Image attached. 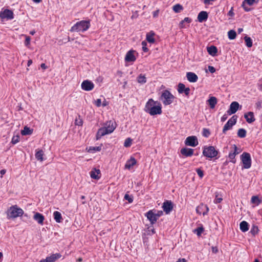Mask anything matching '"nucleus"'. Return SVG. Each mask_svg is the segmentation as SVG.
Wrapping results in <instances>:
<instances>
[{"mask_svg":"<svg viewBox=\"0 0 262 262\" xmlns=\"http://www.w3.org/2000/svg\"><path fill=\"white\" fill-rule=\"evenodd\" d=\"M144 111L151 116L160 115L162 113V105L159 102L151 98L146 103Z\"/></svg>","mask_w":262,"mask_h":262,"instance_id":"f257e3e1","label":"nucleus"},{"mask_svg":"<svg viewBox=\"0 0 262 262\" xmlns=\"http://www.w3.org/2000/svg\"><path fill=\"white\" fill-rule=\"evenodd\" d=\"M91 27L90 20H83L77 22L73 26L70 31L73 32H84L87 31Z\"/></svg>","mask_w":262,"mask_h":262,"instance_id":"f03ea898","label":"nucleus"},{"mask_svg":"<svg viewBox=\"0 0 262 262\" xmlns=\"http://www.w3.org/2000/svg\"><path fill=\"white\" fill-rule=\"evenodd\" d=\"M7 214L8 219H15L22 216L24 214V210L17 205H14L8 209Z\"/></svg>","mask_w":262,"mask_h":262,"instance_id":"7ed1b4c3","label":"nucleus"},{"mask_svg":"<svg viewBox=\"0 0 262 262\" xmlns=\"http://www.w3.org/2000/svg\"><path fill=\"white\" fill-rule=\"evenodd\" d=\"M176 99V97L168 90H165L161 93L159 100L162 101L164 105L171 104Z\"/></svg>","mask_w":262,"mask_h":262,"instance_id":"20e7f679","label":"nucleus"},{"mask_svg":"<svg viewBox=\"0 0 262 262\" xmlns=\"http://www.w3.org/2000/svg\"><path fill=\"white\" fill-rule=\"evenodd\" d=\"M203 155L207 158L210 159L216 157V159L219 158L216 157L219 153L217 150H216L214 146H204L203 147Z\"/></svg>","mask_w":262,"mask_h":262,"instance_id":"39448f33","label":"nucleus"},{"mask_svg":"<svg viewBox=\"0 0 262 262\" xmlns=\"http://www.w3.org/2000/svg\"><path fill=\"white\" fill-rule=\"evenodd\" d=\"M241 159L243 163L242 169H249L251 166V158L249 153L244 152L241 155Z\"/></svg>","mask_w":262,"mask_h":262,"instance_id":"423d86ee","label":"nucleus"},{"mask_svg":"<svg viewBox=\"0 0 262 262\" xmlns=\"http://www.w3.org/2000/svg\"><path fill=\"white\" fill-rule=\"evenodd\" d=\"M237 118V116L234 115L228 120L227 122L223 127L222 130L223 134H226L227 130H230L232 128V126L236 123Z\"/></svg>","mask_w":262,"mask_h":262,"instance_id":"0eeeda50","label":"nucleus"},{"mask_svg":"<svg viewBox=\"0 0 262 262\" xmlns=\"http://www.w3.org/2000/svg\"><path fill=\"white\" fill-rule=\"evenodd\" d=\"M0 18L2 21L5 19L7 20H12L14 18V13L12 10L6 9L0 11Z\"/></svg>","mask_w":262,"mask_h":262,"instance_id":"6e6552de","label":"nucleus"},{"mask_svg":"<svg viewBox=\"0 0 262 262\" xmlns=\"http://www.w3.org/2000/svg\"><path fill=\"white\" fill-rule=\"evenodd\" d=\"M185 144L187 146L195 147L199 144L198 138L194 136H189L186 138Z\"/></svg>","mask_w":262,"mask_h":262,"instance_id":"1a4fd4ad","label":"nucleus"},{"mask_svg":"<svg viewBox=\"0 0 262 262\" xmlns=\"http://www.w3.org/2000/svg\"><path fill=\"white\" fill-rule=\"evenodd\" d=\"M162 207L163 209V211H164L166 214H168L172 210L173 204L171 201L166 200L163 203Z\"/></svg>","mask_w":262,"mask_h":262,"instance_id":"9d476101","label":"nucleus"},{"mask_svg":"<svg viewBox=\"0 0 262 262\" xmlns=\"http://www.w3.org/2000/svg\"><path fill=\"white\" fill-rule=\"evenodd\" d=\"M156 211V210H150L145 214V216L149 221L151 225L155 224L158 220L155 214V212Z\"/></svg>","mask_w":262,"mask_h":262,"instance_id":"9b49d317","label":"nucleus"},{"mask_svg":"<svg viewBox=\"0 0 262 262\" xmlns=\"http://www.w3.org/2000/svg\"><path fill=\"white\" fill-rule=\"evenodd\" d=\"M240 105L236 101H233L230 105L229 108L227 111L228 115L235 114L239 109ZM242 106H241V107Z\"/></svg>","mask_w":262,"mask_h":262,"instance_id":"f8f14e48","label":"nucleus"},{"mask_svg":"<svg viewBox=\"0 0 262 262\" xmlns=\"http://www.w3.org/2000/svg\"><path fill=\"white\" fill-rule=\"evenodd\" d=\"M81 89L86 91H90L94 88V83L89 80H84L81 85Z\"/></svg>","mask_w":262,"mask_h":262,"instance_id":"ddd939ff","label":"nucleus"},{"mask_svg":"<svg viewBox=\"0 0 262 262\" xmlns=\"http://www.w3.org/2000/svg\"><path fill=\"white\" fill-rule=\"evenodd\" d=\"M105 125L104 127L109 132V134H111L116 128L117 124L115 121L110 120L106 122Z\"/></svg>","mask_w":262,"mask_h":262,"instance_id":"4468645a","label":"nucleus"},{"mask_svg":"<svg viewBox=\"0 0 262 262\" xmlns=\"http://www.w3.org/2000/svg\"><path fill=\"white\" fill-rule=\"evenodd\" d=\"M177 90L179 94L184 93L186 96H189L190 91L189 88H186L185 84L182 83H179Z\"/></svg>","mask_w":262,"mask_h":262,"instance_id":"2eb2a0df","label":"nucleus"},{"mask_svg":"<svg viewBox=\"0 0 262 262\" xmlns=\"http://www.w3.org/2000/svg\"><path fill=\"white\" fill-rule=\"evenodd\" d=\"M33 219L37 222V223L39 225H42L44 223V221L45 220V216L42 214L37 212H33Z\"/></svg>","mask_w":262,"mask_h":262,"instance_id":"dca6fc26","label":"nucleus"},{"mask_svg":"<svg viewBox=\"0 0 262 262\" xmlns=\"http://www.w3.org/2000/svg\"><path fill=\"white\" fill-rule=\"evenodd\" d=\"M135 52L134 50H130L127 52L125 57V61L126 62H134L136 60V58L134 55Z\"/></svg>","mask_w":262,"mask_h":262,"instance_id":"f3484780","label":"nucleus"},{"mask_svg":"<svg viewBox=\"0 0 262 262\" xmlns=\"http://www.w3.org/2000/svg\"><path fill=\"white\" fill-rule=\"evenodd\" d=\"M91 177L95 180H99L101 177V171L99 169L93 168L90 172Z\"/></svg>","mask_w":262,"mask_h":262,"instance_id":"a211bd4d","label":"nucleus"},{"mask_svg":"<svg viewBox=\"0 0 262 262\" xmlns=\"http://www.w3.org/2000/svg\"><path fill=\"white\" fill-rule=\"evenodd\" d=\"M180 152L185 157H191L193 155L194 149L187 147H183L181 149Z\"/></svg>","mask_w":262,"mask_h":262,"instance_id":"6ab92c4d","label":"nucleus"},{"mask_svg":"<svg viewBox=\"0 0 262 262\" xmlns=\"http://www.w3.org/2000/svg\"><path fill=\"white\" fill-rule=\"evenodd\" d=\"M110 134L105 127H101L98 129L96 135V140H99L102 136Z\"/></svg>","mask_w":262,"mask_h":262,"instance_id":"aec40b11","label":"nucleus"},{"mask_svg":"<svg viewBox=\"0 0 262 262\" xmlns=\"http://www.w3.org/2000/svg\"><path fill=\"white\" fill-rule=\"evenodd\" d=\"M208 18V13L206 11H201L198 15V20L200 23L206 21Z\"/></svg>","mask_w":262,"mask_h":262,"instance_id":"412c9836","label":"nucleus"},{"mask_svg":"<svg viewBox=\"0 0 262 262\" xmlns=\"http://www.w3.org/2000/svg\"><path fill=\"white\" fill-rule=\"evenodd\" d=\"M187 80L190 82H195L198 80V76L194 73L189 72L186 74Z\"/></svg>","mask_w":262,"mask_h":262,"instance_id":"4be33fe9","label":"nucleus"},{"mask_svg":"<svg viewBox=\"0 0 262 262\" xmlns=\"http://www.w3.org/2000/svg\"><path fill=\"white\" fill-rule=\"evenodd\" d=\"M207 103L211 109H213L217 103V99L214 96H210L207 100Z\"/></svg>","mask_w":262,"mask_h":262,"instance_id":"5701e85b","label":"nucleus"},{"mask_svg":"<svg viewBox=\"0 0 262 262\" xmlns=\"http://www.w3.org/2000/svg\"><path fill=\"white\" fill-rule=\"evenodd\" d=\"M244 117L248 123H251L255 120L254 113L252 112H249L247 113H245L244 114Z\"/></svg>","mask_w":262,"mask_h":262,"instance_id":"b1692460","label":"nucleus"},{"mask_svg":"<svg viewBox=\"0 0 262 262\" xmlns=\"http://www.w3.org/2000/svg\"><path fill=\"white\" fill-rule=\"evenodd\" d=\"M137 163L136 160L133 157L127 160L125 165V168L130 169L133 166L136 165Z\"/></svg>","mask_w":262,"mask_h":262,"instance_id":"393cba45","label":"nucleus"},{"mask_svg":"<svg viewBox=\"0 0 262 262\" xmlns=\"http://www.w3.org/2000/svg\"><path fill=\"white\" fill-rule=\"evenodd\" d=\"M207 50L208 54L211 56L213 57L216 56L217 53V48L216 47L212 45L208 47Z\"/></svg>","mask_w":262,"mask_h":262,"instance_id":"a878e982","label":"nucleus"},{"mask_svg":"<svg viewBox=\"0 0 262 262\" xmlns=\"http://www.w3.org/2000/svg\"><path fill=\"white\" fill-rule=\"evenodd\" d=\"M239 228L242 232H247L249 230V225L248 222L245 221H243L239 224Z\"/></svg>","mask_w":262,"mask_h":262,"instance_id":"bb28decb","label":"nucleus"},{"mask_svg":"<svg viewBox=\"0 0 262 262\" xmlns=\"http://www.w3.org/2000/svg\"><path fill=\"white\" fill-rule=\"evenodd\" d=\"M61 255L60 253L52 254L49 256L47 257L48 262H54L57 259L60 258Z\"/></svg>","mask_w":262,"mask_h":262,"instance_id":"cd10ccee","label":"nucleus"},{"mask_svg":"<svg viewBox=\"0 0 262 262\" xmlns=\"http://www.w3.org/2000/svg\"><path fill=\"white\" fill-rule=\"evenodd\" d=\"M155 35V33L151 31L150 32L147 33L146 36V40L150 43H154L155 42V39L154 38V36Z\"/></svg>","mask_w":262,"mask_h":262,"instance_id":"c85d7f7f","label":"nucleus"},{"mask_svg":"<svg viewBox=\"0 0 262 262\" xmlns=\"http://www.w3.org/2000/svg\"><path fill=\"white\" fill-rule=\"evenodd\" d=\"M44 155V152L42 149H37L36 150V153L35 154V158L40 161H42L43 160V156Z\"/></svg>","mask_w":262,"mask_h":262,"instance_id":"c756f323","label":"nucleus"},{"mask_svg":"<svg viewBox=\"0 0 262 262\" xmlns=\"http://www.w3.org/2000/svg\"><path fill=\"white\" fill-rule=\"evenodd\" d=\"M102 146V144H101V145L99 146H90L89 147H86V150L88 152L94 153L96 151H100L101 150Z\"/></svg>","mask_w":262,"mask_h":262,"instance_id":"7c9ffc66","label":"nucleus"},{"mask_svg":"<svg viewBox=\"0 0 262 262\" xmlns=\"http://www.w3.org/2000/svg\"><path fill=\"white\" fill-rule=\"evenodd\" d=\"M53 217L54 219L57 223H60L62 222L63 219L60 212L57 211H54L53 213Z\"/></svg>","mask_w":262,"mask_h":262,"instance_id":"2f4dec72","label":"nucleus"},{"mask_svg":"<svg viewBox=\"0 0 262 262\" xmlns=\"http://www.w3.org/2000/svg\"><path fill=\"white\" fill-rule=\"evenodd\" d=\"M33 129H31L27 126H25L24 129L21 130V134L23 136L30 135L33 133Z\"/></svg>","mask_w":262,"mask_h":262,"instance_id":"473e14b6","label":"nucleus"},{"mask_svg":"<svg viewBox=\"0 0 262 262\" xmlns=\"http://www.w3.org/2000/svg\"><path fill=\"white\" fill-rule=\"evenodd\" d=\"M204 231V228L203 225L201 224L199 225V226L196 229H194L193 232L194 233H196L198 236H200L202 233Z\"/></svg>","mask_w":262,"mask_h":262,"instance_id":"72a5a7b5","label":"nucleus"},{"mask_svg":"<svg viewBox=\"0 0 262 262\" xmlns=\"http://www.w3.org/2000/svg\"><path fill=\"white\" fill-rule=\"evenodd\" d=\"M251 202L258 206L262 203V200L259 199L257 195H253L251 198Z\"/></svg>","mask_w":262,"mask_h":262,"instance_id":"f704fd0d","label":"nucleus"},{"mask_svg":"<svg viewBox=\"0 0 262 262\" xmlns=\"http://www.w3.org/2000/svg\"><path fill=\"white\" fill-rule=\"evenodd\" d=\"M247 131L244 128H239L237 131V136L241 138H244L246 136Z\"/></svg>","mask_w":262,"mask_h":262,"instance_id":"c9c22d12","label":"nucleus"},{"mask_svg":"<svg viewBox=\"0 0 262 262\" xmlns=\"http://www.w3.org/2000/svg\"><path fill=\"white\" fill-rule=\"evenodd\" d=\"M228 37L230 40L234 39L236 37V33L234 30H230L228 32Z\"/></svg>","mask_w":262,"mask_h":262,"instance_id":"e433bc0d","label":"nucleus"},{"mask_svg":"<svg viewBox=\"0 0 262 262\" xmlns=\"http://www.w3.org/2000/svg\"><path fill=\"white\" fill-rule=\"evenodd\" d=\"M258 231L259 229L258 226L255 225H253L250 232L253 236H255L258 233Z\"/></svg>","mask_w":262,"mask_h":262,"instance_id":"4c0bfd02","label":"nucleus"},{"mask_svg":"<svg viewBox=\"0 0 262 262\" xmlns=\"http://www.w3.org/2000/svg\"><path fill=\"white\" fill-rule=\"evenodd\" d=\"M137 81L141 84L145 83L146 82V78L145 75L141 74L137 77Z\"/></svg>","mask_w":262,"mask_h":262,"instance_id":"58836bf2","label":"nucleus"},{"mask_svg":"<svg viewBox=\"0 0 262 262\" xmlns=\"http://www.w3.org/2000/svg\"><path fill=\"white\" fill-rule=\"evenodd\" d=\"M244 40L247 47L250 48L252 46V40L250 37L248 36H245Z\"/></svg>","mask_w":262,"mask_h":262,"instance_id":"ea45409f","label":"nucleus"},{"mask_svg":"<svg viewBox=\"0 0 262 262\" xmlns=\"http://www.w3.org/2000/svg\"><path fill=\"white\" fill-rule=\"evenodd\" d=\"M21 217V219L23 222L28 224L31 222V217L28 214L24 213V214Z\"/></svg>","mask_w":262,"mask_h":262,"instance_id":"a19ab883","label":"nucleus"},{"mask_svg":"<svg viewBox=\"0 0 262 262\" xmlns=\"http://www.w3.org/2000/svg\"><path fill=\"white\" fill-rule=\"evenodd\" d=\"M235 156H236V155H235L234 153H232V151H230L228 155V158L229 159V162L235 164L236 162V160L235 159Z\"/></svg>","mask_w":262,"mask_h":262,"instance_id":"79ce46f5","label":"nucleus"},{"mask_svg":"<svg viewBox=\"0 0 262 262\" xmlns=\"http://www.w3.org/2000/svg\"><path fill=\"white\" fill-rule=\"evenodd\" d=\"M172 9L176 13H179L183 9V7L181 5L177 4L173 6Z\"/></svg>","mask_w":262,"mask_h":262,"instance_id":"37998d69","label":"nucleus"},{"mask_svg":"<svg viewBox=\"0 0 262 262\" xmlns=\"http://www.w3.org/2000/svg\"><path fill=\"white\" fill-rule=\"evenodd\" d=\"M133 140L130 138H127L125 139L124 143V146L125 147H129L131 146Z\"/></svg>","mask_w":262,"mask_h":262,"instance_id":"c03bdc74","label":"nucleus"},{"mask_svg":"<svg viewBox=\"0 0 262 262\" xmlns=\"http://www.w3.org/2000/svg\"><path fill=\"white\" fill-rule=\"evenodd\" d=\"M210 132L209 129L204 128L203 129L202 135L204 137L208 138L210 135Z\"/></svg>","mask_w":262,"mask_h":262,"instance_id":"a18cd8bd","label":"nucleus"},{"mask_svg":"<svg viewBox=\"0 0 262 262\" xmlns=\"http://www.w3.org/2000/svg\"><path fill=\"white\" fill-rule=\"evenodd\" d=\"M124 199L125 200H127L128 203H132L133 202V196H132V195H129V194H125L124 196Z\"/></svg>","mask_w":262,"mask_h":262,"instance_id":"49530a36","label":"nucleus"},{"mask_svg":"<svg viewBox=\"0 0 262 262\" xmlns=\"http://www.w3.org/2000/svg\"><path fill=\"white\" fill-rule=\"evenodd\" d=\"M19 135L14 136L12 138L11 143L13 144H15L17 143H18L19 142Z\"/></svg>","mask_w":262,"mask_h":262,"instance_id":"de8ad7c7","label":"nucleus"},{"mask_svg":"<svg viewBox=\"0 0 262 262\" xmlns=\"http://www.w3.org/2000/svg\"><path fill=\"white\" fill-rule=\"evenodd\" d=\"M197 174H198L199 177L202 179L204 176V171L202 170L201 168H197L195 170Z\"/></svg>","mask_w":262,"mask_h":262,"instance_id":"09e8293b","label":"nucleus"},{"mask_svg":"<svg viewBox=\"0 0 262 262\" xmlns=\"http://www.w3.org/2000/svg\"><path fill=\"white\" fill-rule=\"evenodd\" d=\"M142 46V50L144 52H147L148 51V49L146 47L147 42L145 41H143L141 43Z\"/></svg>","mask_w":262,"mask_h":262,"instance_id":"8fccbe9b","label":"nucleus"},{"mask_svg":"<svg viewBox=\"0 0 262 262\" xmlns=\"http://www.w3.org/2000/svg\"><path fill=\"white\" fill-rule=\"evenodd\" d=\"M233 150L232 151V153H234L235 155H238L240 151H238V148L235 144H233L232 145Z\"/></svg>","mask_w":262,"mask_h":262,"instance_id":"3c124183","label":"nucleus"},{"mask_svg":"<svg viewBox=\"0 0 262 262\" xmlns=\"http://www.w3.org/2000/svg\"><path fill=\"white\" fill-rule=\"evenodd\" d=\"M155 214L157 218L158 219L160 216L163 215V211L162 210H158L157 211V213L155 212Z\"/></svg>","mask_w":262,"mask_h":262,"instance_id":"603ef678","label":"nucleus"},{"mask_svg":"<svg viewBox=\"0 0 262 262\" xmlns=\"http://www.w3.org/2000/svg\"><path fill=\"white\" fill-rule=\"evenodd\" d=\"M31 38L29 36H26V39L25 41V45L26 46H28L30 43Z\"/></svg>","mask_w":262,"mask_h":262,"instance_id":"864d4df0","label":"nucleus"},{"mask_svg":"<svg viewBox=\"0 0 262 262\" xmlns=\"http://www.w3.org/2000/svg\"><path fill=\"white\" fill-rule=\"evenodd\" d=\"M254 2H255V0H244L243 3H245L246 4L249 5V6L252 5Z\"/></svg>","mask_w":262,"mask_h":262,"instance_id":"5fc2aeb1","label":"nucleus"},{"mask_svg":"<svg viewBox=\"0 0 262 262\" xmlns=\"http://www.w3.org/2000/svg\"><path fill=\"white\" fill-rule=\"evenodd\" d=\"M75 123L76 125L82 126V124H83V121L81 119H79L78 120V119H76Z\"/></svg>","mask_w":262,"mask_h":262,"instance_id":"6e6d98bb","label":"nucleus"},{"mask_svg":"<svg viewBox=\"0 0 262 262\" xmlns=\"http://www.w3.org/2000/svg\"><path fill=\"white\" fill-rule=\"evenodd\" d=\"M142 239L143 243L145 245H147L148 243V237H146L145 234H144L142 236Z\"/></svg>","mask_w":262,"mask_h":262,"instance_id":"4d7b16f0","label":"nucleus"},{"mask_svg":"<svg viewBox=\"0 0 262 262\" xmlns=\"http://www.w3.org/2000/svg\"><path fill=\"white\" fill-rule=\"evenodd\" d=\"M101 104H102V102H101V100L100 99H97L95 101V104L97 107L101 106Z\"/></svg>","mask_w":262,"mask_h":262,"instance_id":"13d9d810","label":"nucleus"},{"mask_svg":"<svg viewBox=\"0 0 262 262\" xmlns=\"http://www.w3.org/2000/svg\"><path fill=\"white\" fill-rule=\"evenodd\" d=\"M223 199L222 198H218L217 195H216V197L214 200V202L215 204L220 203L222 202Z\"/></svg>","mask_w":262,"mask_h":262,"instance_id":"bf43d9fd","label":"nucleus"},{"mask_svg":"<svg viewBox=\"0 0 262 262\" xmlns=\"http://www.w3.org/2000/svg\"><path fill=\"white\" fill-rule=\"evenodd\" d=\"M246 4H245V3H243V4H242V7L243 8V9H244V10L246 12H249L251 10V9L250 8H249L248 7H247L246 6Z\"/></svg>","mask_w":262,"mask_h":262,"instance_id":"052dcab7","label":"nucleus"},{"mask_svg":"<svg viewBox=\"0 0 262 262\" xmlns=\"http://www.w3.org/2000/svg\"><path fill=\"white\" fill-rule=\"evenodd\" d=\"M211 251L213 253H217L219 251L218 248L216 246H212L211 247Z\"/></svg>","mask_w":262,"mask_h":262,"instance_id":"680f3d73","label":"nucleus"},{"mask_svg":"<svg viewBox=\"0 0 262 262\" xmlns=\"http://www.w3.org/2000/svg\"><path fill=\"white\" fill-rule=\"evenodd\" d=\"M208 70L211 73H214L216 71L215 68L211 66H208Z\"/></svg>","mask_w":262,"mask_h":262,"instance_id":"e2e57ef3","label":"nucleus"},{"mask_svg":"<svg viewBox=\"0 0 262 262\" xmlns=\"http://www.w3.org/2000/svg\"><path fill=\"white\" fill-rule=\"evenodd\" d=\"M227 15L229 16L232 17L234 15V13L233 12V7L231 8L230 10L228 12Z\"/></svg>","mask_w":262,"mask_h":262,"instance_id":"0e129e2a","label":"nucleus"},{"mask_svg":"<svg viewBox=\"0 0 262 262\" xmlns=\"http://www.w3.org/2000/svg\"><path fill=\"white\" fill-rule=\"evenodd\" d=\"M191 19L189 17H185L183 20H182V23H187L188 24L191 22Z\"/></svg>","mask_w":262,"mask_h":262,"instance_id":"69168bd1","label":"nucleus"},{"mask_svg":"<svg viewBox=\"0 0 262 262\" xmlns=\"http://www.w3.org/2000/svg\"><path fill=\"white\" fill-rule=\"evenodd\" d=\"M228 118V114H224L221 119V122H223L225 121Z\"/></svg>","mask_w":262,"mask_h":262,"instance_id":"338daca9","label":"nucleus"},{"mask_svg":"<svg viewBox=\"0 0 262 262\" xmlns=\"http://www.w3.org/2000/svg\"><path fill=\"white\" fill-rule=\"evenodd\" d=\"M204 207L206 208V211H205V212H204L203 213V215L204 216V215H206V214H207L208 212L209 211V209L207 205H205V206H204Z\"/></svg>","mask_w":262,"mask_h":262,"instance_id":"774afa93","label":"nucleus"}]
</instances>
